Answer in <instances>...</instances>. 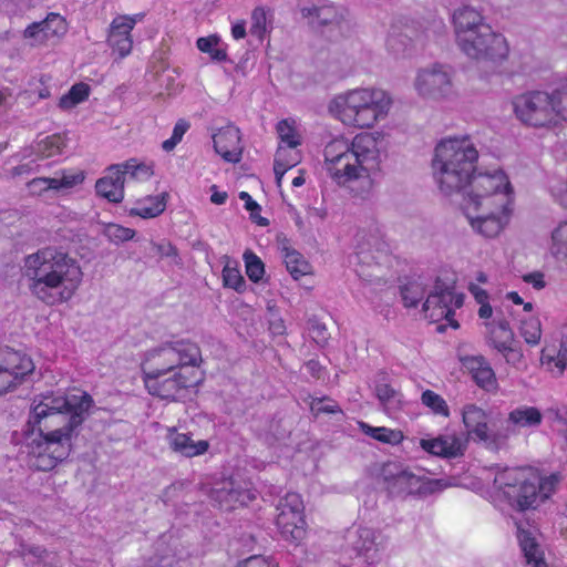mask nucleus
Listing matches in <instances>:
<instances>
[{
	"instance_id": "obj_1",
	"label": "nucleus",
	"mask_w": 567,
	"mask_h": 567,
	"mask_svg": "<svg viewBox=\"0 0 567 567\" xmlns=\"http://www.w3.org/2000/svg\"><path fill=\"white\" fill-rule=\"evenodd\" d=\"M480 153L467 135L441 138L433 151V181L444 196L464 190L462 212L478 236L497 238L515 210V187L508 173L496 167L476 173Z\"/></svg>"
},
{
	"instance_id": "obj_2",
	"label": "nucleus",
	"mask_w": 567,
	"mask_h": 567,
	"mask_svg": "<svg viewBox=\"0 0 567 567\" xmlns=\"http://www.w3.org/2000/svg\"><path fill=\"white\" fill-rule=\"evenodd\" d=\"M93 405L90 394H42L31 403L25 431V447L32 465L50 471L68 457L74 430Z\"/></svg>"
},
{
	"instance_id": "obj_3",
	"label": "nucleus",
	"mask_w": 567,
	"mask_h": 567,
	"mask_svg": "<svg viewBox=\"0 0 567 567\" xmlns=\"http://www.w3.org/2000/svg\"><path fill=\"white\" fill-rule=\"evenodd\" d=\"M323 155L326 171L337 185L360 195L372 189L382 163L375 133H359L351 141L334 138L326 145Z\"/></svg>"
},
{
	"instance_id": "obj_4",
	"label": "nucleus",
	"mask_w": 567,
	"mask_h": 567,
	"mask_svg": "<svg viewBox=\"0 0 567 567\" xmlns=\"http://www.w3.org/2000/svg\"><path fill=\"white\" fill-rule=\"evenodd\" d=\"M22 276L30 293L51 307L70 301L83 281L80 264L53 247L41 248L25 256Z\"/></svg>"
},
{
	"instance_id": "obj_5",
	"label": "nucleus",
	"mask_w": 567,
	"mask_h": 567,
	"mask_svg": "<svg viewBox=\"0 0 567 567\" xmlns=\"http://www.w3.org/2000/svg\"><path fill=\"white\" fill-rule=\"evenodd\" d=\"M452 25L455 43L468 59L502 63L509 54L505 37L495 32L476 9L463 6L454 10Z\"/></svg>"
},
{
	"instance_id": "obj_6",
	"label": "nucleus",
	"mask_w": 567,
	"mask_h": 567,
	"mask_svg": "<svg viewBox=\"0 0 567 567\" xmlns=\"http://www.w3.org/2000/svg\"><path fill=\"white\" fill-rule=\"evenodd\" d=\"M391 94L377 86H357L336 94L328 113L346 127L372 130L385 121L392 110Z\"/></svg>"
},
{
	"instance_id": "obj_7",
	"label": "nucleus",
	"mask_w": 567,
	"mask_h": 567,
	"mask_svg": "<svg viewBox=\"0 0 567 567\" xmlns=\"http://www.w3.org/2000/svg\"><path fill=\"white\" fill-rule=\"evenodd\" d=\"M557 484V475L542 477L532 467L505 468L494 477L495 489L519 511L539 506L555 492Z\"/></svg>"
},
{
	"instance_id": "obj_8",
	"label": "nucleus",
	"mask_w": 567,
	"mask_h": 567,
	"mask_svg": "<svg viewBox=\"0 0 567 567\" xmlns=\"http://www.w3.org/2000/svg\"><path fill=\"white\" fill-rule=\"evenodd\" d=\"M200 361V350L196 343L177 340L150 350L142 369L146 375L178 370L181 367H198Z\"/></svg>"
},
{
	"instance_id": "obj_9",
	"label": "nucleus",
	"mask_w": 567,
	"mask_h": 567,
	"mask_svg": "<svg viewBox=\"0 0 567 567\" xmlns=\"http://www.w3.org/2000/svg\"><path fill=\"white\" fill-rule=\"evenodd\" d=\"M412 89L421 100L449 101L456 95L454 71L450 65L437 62L421 66L415 71Z\"/></svg>"
},
{
	"instance_id": "obj_10",
	"label": "nucleus",
	"mask_w": 567,
	"mask_h": 567,
	"mask_svg": "<svg viewBox=\"0 0 567 567\" xmlns=\"http://www.w3.org/2000/svg\"><path fill=\"white\" fill-rule=\"evenodd\" d=\"M382 475L386 489L393 495L416 494L426 496L451 486L446 480L429 478L395 463L385 465Z\"/></svg>"
},
{
	"instance_id": "obj_11",
	"label": "nucleus",
	"mask_w": 567,
	"mask_h": 567,
	"mask_svg": "<svg viewBox=\"0 0 567 567\" xmlns=\"http://www.w3.org/2000/svg\"><path fill=\"white\" fill-rule=\"evenodd\" d=\"M554 93L543 91L518 95L513 101L516 117L532 127H551L558 124Z\"/></svg>"
},
{
	"instance_id": "obj_12",
	"label": "nucleus",
	"mask_w": 567,
	"mask_h": 567,
	"mask_svg": "<svg viewBox=\"0 0 567 567\" xmlns=\"http://www.w3.org/2000/svg\"><path fill=\"white\" fill-rule=\"evenodd\" d=\"M143 380L150 394L176 401L198 383V372L197 367H181L169 372L146 374Z\"/></svg>"
},
{
	"instance_id": "obj_13",
	"label": "nucleus",
	"mask_w": 567,
	"mask_h": 567,
	"mask_svg": "<svg viewBox=\"0 0 567 567\" xmlns=\"http://www.w3.org/2000/svg\"><path fill=\"white\" fill-rule=\"evenodd\" d=\"M277 527L287 542L299 544L307 535L305 505L297 493L286 494L277 506Z\"/></svg>"
},
{
	"instance_id": "obj_14",
	"label": "nucleus",
	"mask_w": 567,
	"mask_h": 567,
	"mask_svg": "<svg viewBox=\"0 0 567 567\" xmlns=\"http://www.w3.org/2000/svg\"><path fill=\"white\" fill-rule=\"evenodd\" d=\"M463 305V296L454 291L451 284L436 280L426 300L423 303L425 318L433 322L445 320L449 326L458 328L454 312Z\"/></svg>"
},
{
	"instance_id": "obj_15",
	"label": "nucleus",
	"mask_w": 567,
	"mask_h": 567,
	"mask_svg": "<svg viewBox=\"0 0 567 567\" xmlns=\"http://www.w3.org/2000/svg\"><path fill=\"white\" fill-rule=\"evenodd\" d=\"M69 24L60 13L50 12L42 21L32 22L22 32V38L32 48L59 44L68 33Z\"/></svg>"
},
{
	"instance_id": "obj_16",
	"label": "nucleus",
	"mask_w": 567,
	"mask_h": 567,
	"mask_svg": "<svg viewBox=\"0 0 567 567\" xmlns=\"http://www.w3.org/2000/svg\"><path fill=\"white\" fill-rule=\"evenodd\" d=\"M33 370L29 355L11 349L0 351V396L17 389Z\"/></svg>"
},
{
	"instance_id": "obj_17",
	"label": "nucleus",
	"mask_w": 567,
	"mask_h": 567,
	"mask_svg": "<svg viewBox=\"0 0 567 567\" xmlns=\"http://www.w3.org/2000/svg\"><path fill=\"white\" fill-rule=\"evenodd\" d=\"M208 496L225 511L246 505L255 498V494L250 491L248 484L234 476L215 481L208 492Z\"/></svg>"
},
{
	"instance_id": "obj_18",
	"label": "nucleus",
	"mask_w": 567,
	"mask_h": 567,
	"mask_svg": "<svg viewBox=\"0 0 567 567\" xmlns=\"http://www.w3.org/2000/svg\"><path fill=\"white\" fill-rule=\"evenodd\" d=\"M142 18V14H120L112 20L107 32V44L120 59L132 52L133 38L131 32Z\"/></svg>"
},
{
	"instance_id": "obj_19",
	"label": "nucleus",
	"mask_w": 567,
	"mask_h": 567,
	"mask_svg": "<svg viewBox=\"0 0 567 567\" xmlns=\"http://www.w3.org/2000/svg\"><path fill=\"white\" fill-rule=\"evenodd\" d=\"M165 442L173 453L187 458L202 456L210 447L207 440H194L189 433L181 432L176 426L166 427Z\"/></svg>"
},
{
	"instance_id": "obj_20",
	"label": "nucleus",
	"mask_w": 567,
	"mask_h": 567,
	"mask_svg": "<svg viewBox=\"0 0 567 567\" xmlns=\"http://www.w3.org/2000/svg\"><path fill=\"white\" fill-rule=\"evenodd\" d=\"M302 18L312 25L339 24L347 18V9L328 0H319L300 9Z\"/></svg>"
},
{
	"instance_id": "obj_21",
	"label": "nucleus",
	"mask_w": 567,
	"mask_h": 567,
	"mask_svg": "<svg viewBox=\"0 0 567 567\" xmlns=\"http://www.w3.org/2000/svg\"><path fill=\"white\" fill-rule=\"evenodd\" d=\"M462 423L466 432V442L468 440L487 442L491 440V427L488 425V414L481 406L468 403L461 410Z\"/></svg>"
},
{
	"instance_id": "obj_22",
	"label": "nucleus",
	"mask_w": 567,
	"mask_h": 567,
	"mask_svg": "<svg viewBox=\"0 0 567 567\" xmlns=\"http://www.w3.org/2000/svg\"><path fill=\"white\" fill-rule=\"evenodd\" d=\"M420 446L432 455L454 458L464 454L466 439L457 434H443L432 439H422Z\"/></svg>"
},
{
	"instance_id": "obj_23",
	"label": "nucleus",
	"mask_w": 567,
	"mask_h": 567,
	"mask_svg": "<svg viewBox=\"0 0 567 567\" xmlns=\"http://www.w3.org/2000/svg\"><path fill=\"white\" fill-rule=\"evenodd\" d=\"M214 147L225 161L238 163L241 158L243 146L240 132L233 125L218 130L213 135Z\"/></svg>"
},
{
	"instance_id": "obj_24",
	"label": "nucleus",
	"mask_w": 567,
	"mask_h": 567,
	"mask_svg": "<svg viewBox=\"0 0 567 567\" xmlns=\"http://www.w3.org/2000/svg\"><path fill=\"white\" fill-rule=\"evenodd\" d=\"M348 543L359 556L364 557L368 564L377 560L381 543L377 533L368 527H358L348 535Z\"/></svg>"
},
{
	"instance_id": "obj_25",
	"label": "nucleus",
	"mask_w": 567,
	"mask_h": 567,
	"mask_svg": "<svg viewBox=\"0 0 567 567\" xmlns=\"http://www.w3.org/2000/svg\"><path fill=\"white\" fill-rule=\"evenodd\" d=\"M464 369H466L476 384L486 390L494 391L497 389V380L495 372L482 355H464L460 358Z\"/></svg>"
},
{
	"instance_id": "obj_26",
	"label": "nucleus",
	"mask_w": 567,
	"mask_h": 567,
	"mask_svg": "<svg viewBox=\"0 0 567 567\" xmlns=\"http://www.w3.org/2000/svg\"><path fill=\"white\" fill-rule=\"evenodd\" d=\"M124 184L125 177L117 166L113 165L105 176L96 181L95 190L100 197L110 203L118 204L124 199Z\"/></svg>"
},
{
	"instance_id": "obj_27",
	"label": "nucleus",
	"mask_w": 567,
	"mask_h": 567,
	"mask_svg": "<svg viewBox=\"0 0 567 567\" xmlns=\"http://www.w3.org/2000/svg\"><path fill=\"white\" fill-rule=\"evenodd\" d=\"M168 193L163 192L157 195H150L137 199L128 209L130 216H137L144 219L155 218L166 209Z\"/></svg>"
},
{
	"instance_id": "obj_28",
	"label": "nucleus",
	"mask_w": 567,
	"mask_h": 567,
	"mask_svg": "<svg viewBox=\"0 0 567 567\" xmlns=\"http://www.w3.org/2000/svg\"><path fill=\"white\" fill-rule=\"evenodd\" d=\"M543 414L536 406L520 405L508 413L507 424L514 429H535L542 424Z\"/></svg>"
},
{
	"instance_id": "obj_29",
	"label": "nucleus",
	"mask_w": 567,
	"mask_h": 567,
	"mask_svg": "<svg viewBox=\"0 0 567 567\" xmlns=\"http://www.w3.org/2000/svg\"><path fill=\"white\" fill-rule=\"evenodd\" d=\"M301 161V152L298 147L279 145L277 148L274 171L276 183L280 187L285 173L295 167Z\"/></svg>"
},
{
	"instance_id": "obj_30",
	"label": "nucleus",
	"mask_w": 567,
	"mask_h": 567,
	"mask_svg": "<svg viewBox=\"0 0 567 567\" xmlns=\"http://www.w3.org/2000/svg\"><path fill=\"white\" fill-rule=\"evenodd\" d=\"M52 178L53 192L69 194L85 181V172L80 168H64L55 172Z\"/></svg>"
},
{
	"instance_id": "obj_31",
	"label": "nucleus",
	"mask_w": 567,
	"mask_h": 567,
	"mask_svg": "<svg viewBox=\"0 0 567 567\" xmlns=\"http://www.w3.org/2000/svg\"><path fill=\"white\" fill-rule=\"evenodd\" d=\"M68 142L66 134H52L37 141L33 146V153L39 159L61 155L68 146Z\"/></svg>"
},
{
	"instance_id": "obj_32",
	"label": "nucleus",
	"mask_w": 567,
	"mask_h": 567,
	"mask_svg": "<svg viewBox=\"0 0 567 567\" xmlns=\"http://www.w3.org/2000/svg\"><path fill=\"white\" fill-rule=\"evenodd\" d=\"M280 252L287 270L295 279L311 274L310 264L300 252L288 246L287 243L280 245Z\"/></svg>"
},
{
	"instance_id": "obj_33",
	"label": "nucleus",
	"mask_w": 567,
	"mask_h": 567,
	"mask_svg": "<svg viewBox=\"0 0 567 567\" xmlns=\"http://www.w3.org/2000/svg\"><path fill=\"white\" fill-rule=\"evenodd\" d=\"M486 328L491 343L498 351H504L508 349V344H513L514 333L506 320H493L486 323Z\"/></svg>"
},
{
	"instance_id": "obj_34",
	"label": "nucleus",
	"mask_w": 567,
	"mask_h": 567,
	"mask_svg": "<svg viewBox=\"0 0 567 567\" xmlns=\"http://www.w3.org/2000/svg\"><path fill=\"white\" fill-rule=\"evenodd\" d=\"M276 131L279 145L299 147L302 143V133L299 123L295 118H285L278 122Z\"/></svg>"
},
{
	"instance_id": "obj_35",
	"label": "nucleus",
	"mask_w": 567,
	"mask_h": 567,
	"mask_svg": "<svg viewBox=\"0 0 567 567\" xmlns=\"http://www.w3.org/2000/svg\"><path fill=\"white\" fill-rule=\"evenodd\" d=\"M386 50L395 58H406L413 53L414 43L406 33L393 29L386 38Z\"/></svg>"
},
{
	"instance_id": "obj_36",
	"label": "nucleus",
	"mask_w": 567,
	"mask_h": 567,
	"mask_svg": "<svg viewBox=\"0 0 567 567\" xmlns=\"http://www.w3.org/2000/svg\"><path fill=\"white\" fill-rule=\"evenodd\" d=\"M518 332L528 346H538L543 334L539 318L533 315L522 317L519 319Z\"/></svg>"
},
{
	"instance_id": "obj_37",
	"label": "nucleus",
	"mask_w": 567,
	"mask_h": 567,
	"mask_svg": "<svg viewBox=\"0 0 567 567\" xmlns=\"http://www.w3.org/2000/svg\"><path fill=\"white\" fill-rule=\"evenodd\" d=\"M374 393L385 412H393L401 409L402 395L391 384L379 382L375 384Z\"/></svg>"
},
{
	"instance_id": "obj_38",
	"label": "nucleus",
	"mask_w": 567,
	"mask_h": 567,
	"mask_svg": "<svg viewBox=\"0 0 567 567\" xmlns=\"http://www.w3.org/2000/svg\"><path fill=\"white\" fill-rule=\"evenodd\" d=\"M116 166L125 178L126 176H130V178L136 182H146L154 174V167L152 164L138 162L135 158H131L125 163L117 164Z\"/></svg>"
},
{
	"instance_id": "obj_39",
	"label": "nucleus",
	"mask_w": 567,
	"mask_h": 567,
	"mask_svg": "<svg viewBox=\"0 0 567 567\" xmlns=\"http://www.w3.org/2000/svg\"><path fill=\"white\" fill-rule=\"evenodd\" d=\"M517 539L524 556L527 559L535 558L536 556L544 555L539 543L536 538V529L532 527L517 526Z\"/></svg>"
},
{
	"instance_id": "obj_40",
	"label": "nucleus",
	"mask_w": 567,
	"mask_h": 567,
	"mask_svg": "<svg viewBox=\"0 0 567 567\" xmlns=\"http://www.w3.org/2000/svg\"><path fill=\"white\" fill-rule=\"evenodd\" d=\"M359 427L364 434L386 444H400L404 437L400 430H393L384 426L374 427L364 422H359Z\"/></svg>"
},
{
	"instance_id": "obj_41",
	"label": "nucleus",
	"mask_w": 567,
	"mask_h": 567,
	"mask_svg": "<svg viewBox=\"0 0 567 567\" xmlns=\"http://www.w3.org/2000/svg\"><path fill=\"white\" fill-rule=\"evenodd\" d=\"M549 251L557 259L567 258V221L560 223L553 230Z\"/></svg>"
},
{
	"instance_id": "obj_42",
	"label": "nucleus",
	"mask_w": 567,
	"mask_h": 567,
	"mask_svg": "<svg viewBox=\"0 0 567 567\" xmlns=\"http://www.w3.org/2000/svg\"><path fill=\"white\" fill-rule=\"evenodd\" d=\"M196 47L200 52L207 53L214 61L220 62L227 58L226 50L220 47V39L217 35L198 38Z\"/></svg>"
},
{
	"instance_id": "obj_43",
	"label": "nucleus",
	"mask_w": 567,
	"mask_h": 567,
	"mask_svg": "<svg viewBox=\"0 0 567 567\" xmlns=\"http://www.w3.org/2000/svg\"><path fill=\"white\" fill-rule=\"evenodd\" d=\"M250 20V33L258 39H262L271 29L269 12L265 8H255Z\"/></svg>"
},
{
	"instance_id": "obj_44",
	"label": "nucleus",
	"mask_w": 567,
	"mask_h": 567,
	"mask_svg": "<svg viewBox=\"0 0 567 567\" xmlns=\"http://www.w3.org/2000/svg\"><path fill=\"white\" fill-rule=\"evenodd\" d=\"M90 87L84 83L73 85L66 94H64L59 102L63 110H71L78 104L82 103L89 97Z\"/></svg>"
},
{
	"instance_id": "obj_45",
	"label": "nucleus",
	"mask_w": 567,
	"mask_h": 567,
	"mask_svg": "<svg viewBox=\"0 0 567 567\" xmlns=\"http://www.w3.org/2000/svg\"><path fill=\"white\" fill-rule=\"evenodd\" d=\"M421 402L429 408L435 415L443 417L450 416V408L446 401L440 394L432 390H425L421 395Z\"/></svg>"
},
{
	"instance_id": "obj_46",
	"label": "nucleus",
	"mask_w": 567,
	"mask_h": 567,
	"mask_svg": "<svg viewBox=\"0 0 567 567\" xmlns=\"http://www.w3.org/2000/svg\"><path fill=\"white\" fill-rule=\"evenodd\" d=\"M102 234L112 243L121 244L131 240L135 236V230L118 224L110 223L103 226Z\"/></svg>"
},
{
	"instance_id": "obj_47",
	"label": "nucleus",
	"mask_w": 567,
	"mask_h": 567,
	"mask_svg": "<svg viewBox=\"0 0 567 567\" xmlns=\"http://www.w3.org/2000/svg\"><path fill=\"white\" fill-rule=\"evenodd\" d=\"M244 261L246 267V274L248 278L258 282L265 275V265L261 259L250 250L244 252Z\"/></svg>"
},
{
	"instance_id": "obj_48",
	"label": "nucleus",
	"mask_w": 567,
	"mask_h": 567,
	"mask_svg": "<svg viewBox=\"0 0 567 567\" xmlns=\"http://www.w3.org/2000/svg\"><path fill=\"white\" fill-rule=\"evenodd\" d=\"M223 281L225 287L231 288L238 292H243L246 289V281L240 270L230 262H227L223 269Z\"/></svg>"
},
{
	"instance_id": "obj_49",
	"label": "nucleus",
	"mask_w": 567,
	"mask_h": 567,
	"mask_svg": "<svg viewBox=\"0 0 567 567\" xmlns=\"http://www.w3.org/2000/svg\"><path fill=\"white\" fill-rule=\"evenodd\" d=\"M380 246L379 239L373 235L359 234L357 237V250L358 255L362 257L364 261L368 260V256L371 255L372 259L373 251L378 250Z\"/></svg>"
},
{
	"instance_id": "obj_50",
	"label": "nucleus",
	"mask_w": 567,
	"mask_h": 567,
	"mask_svg": "<svg viewBox=\"0 0 567 567\" xmlns=\"http://www.w3.org/2000/svg\"><path fill=\"white\" fill-rule=\"evenodd\" d=\"M405 307H415L424 296L423 286L419 282H410L401 290Z\"/></svg>"
},
{
	"instance_id": "obj_51",
	"label": "nucleus",
	"mask_w": 567,
	"mask_h": 567,
	"mask_svg": "<svg viewBox=\"0 0 567 567\" xmlns=\"http://www.w3.org/2000/svg\"><path fill=\"white\" fill-rule=\"evenodd\" d=\"M555 202L567 207V179H555L548 186Z\"/></svg>"
},
{
	"instance_id": "obj_52",
	"label": "nucleus",
	"mask_w": 567,
	"mask_h": 567,
	"mask_svg": "<svg viewBox=\"0 0 567 567\" xmlns=\"http://www.w3.org/2000/svg\"><path fill=\"white\" fill-rule=\"evenodd\" d=\"M28 189L32 195L42 196L47 192H53V184L51 177H35L28 184Z\"/></svg>"
},
{
	"instance_id": "obj_53",
	"label": "nucleus",
	"mask_w": 567,
	"mask_h": 567,
	"mask_svg": "<svg viewBox=\"0 0 567 567\" xmlns=\"http://www.w3.org/2000/svg\"><path fill=\"white\" fill-rule=\"evenodd\" d=\"M554 97L559 124L561 121H567V87L554 92Z\"/></svg>"
},
{
	"instance_id": "obj_54",
	"label": "nucleus",
	"mask_w": 567,
	"mask_h": 567,
	"mask_svg": "<svg viewBox=\"0 0 567 567\" xmlns=\"http://www.w3.org/2000/svg\"><path fill=\"white\" fill-rule=\"evenodd\" d=\"M543 363L546 361L543 360ZM547 364L549 370H557V373H563L565 369H567V349H560L556 358H548Z\"/></svg>"
},
{
	"instance_id": "obj_55",
	"label": "nucleus",
	"mask_w": 567,
	"mask_h": 567,
	"mask_svg": "<svg viewBox=\"0 0 567 567\" xmlns=\"http://www.w3.org/2000/svg\"><path fill=\"white\" fill-rule=\"evenodd\" d=\"M310 409L315 414L336 413L338 411V406L332 401L326 399H313L310 403Z\"/></svg>"
},
{
	"instance_id": "obj_56",
	"label": "nucleus",
	"mask_w": 567,
	"mask_h": 567,
	"mask_svg": "<svg viewBox=\"0 0 567 567\" xmlns=\"http://www.w3.org/2000/svg\"><path fill=\"white\" fill-rule=\"evenodd\" d=\"M523 280L526 284L533 286V288H535L537 290H540V289L545 288V286H546L545 276L540 271H533V272L526 274L523 276Z\"/></svg>"
},
{
	"instance_id": "obj_57",
	"label": "nucleus",
	"mask_w": 567,
	"mask_h": 567,
	"mask_svg": "<svg viewBox=\"0 0 567 567\" xmlns=\"http://www.w3.org/2000/svg\"><path fill=\"white\" fill-rule=\"evenodd\" d=\"M239 567H275L272 563L264 556H251L240 563Z\"/></svg>"
},
{
	"instance_id": "obj_58",
	"label": "nucleus",
	"mask_w": 567,
	"mask_h": 567,
	"mask_svg": "<svg viewBox=\"0 0 567 567\" xmlns=\"http://www.w3.org/2000/svg\"><path fill=\"white\" fill-rule=\"evenodd\" d=\"M508 363L519 362L523 358L520 350L515 349L512 344H508V349L501 351Z\"/></svg>"
},
{
	"instance_id": "obj_59",
	"label": "nucleus",
	"mask_w": 567,
	"mask_h": 567,
	"mask_svg": "<svg viewBox=\"0 0 567 567\" xmlns=\"http://www.w3.org/2000/svg\"><path fill=\"white\" fill-rule=\"evenodd\" d=\"M210 202L215 205H224L228 198V194L226 192H221L217 188L216 185L210 187Z\"/></svg>"
},
{
	"instance_id": "obj_60",
	"label": "nucleus",
	"mask_w": 567,
	"mask_h": 567,
	"mask_svg": "<svg viewBox=\"0 0 567 567\" xmlns=\"http://www.w3.org/2000/svg\"><path fill=\"white\" fill-rule=\"evenodd\" d=\"M189 128V123L185 120H178L173 128L174 140L182 141L184 134Z\"/></svg>"
},
{
	"instance_id": "obj_61",
	"label": "nucleus",
	"mask_w": 567,
	"mask_h": 567,
	"mask_svg": "<svg viewBox=\"0 0 567 567\" xmlns=\"http://www.w3.org/2000/svg\"><path fill=\"white\" fill-rule=\"evenodd\" d=\"M547 419L550 421L553 427L565 424V419L557 409H549L547 411Z\"/></svg>"
},
{
	"instance_id": "obj_62",
	"label": "nucleus",
	"mask_w": 567,
	"mask_h": 567,
	"mask_svg": "<svg viewBox=\"0 0 567 567\" xmlns=\"http://www.w3.org/2000/svg\"><path fill=\"white\" fill-rule=\"evenodd\" d=\"M269 330L275 336H282L286 331L284 320L281 318H275L269 323Z\"/></svg>"
},
{
	"instance_id": "obj_63",
	"label": "nucleus",
	"mask_w": 567,
	"mask_h": 567,
	"mask_svg": "<svg viewBox=\"0 0 567 567\" xmlns=\"http://www.w3.org/2000/svg\"><path fill=\"white\" fill-rule=\"evenodd\" d=\"M312 338L317 342H324L327 340V330L324 326L321 324H315L311 329Z\"/></svg>"
},
{
	"instance_id": "obj_64",
	"label": "nucleus",
	"mask_w": 567,
	"mask_h": 567,
	"mask_svg": "<svg viewBox=\"0 0 567 567\" xmlns=\"http://www.w3.org/2000/svg\"><path fill=\"white\" fill-rule=\"evenodd\" d=\"M231 35L236 40L244 39L246 37V23L245 21H238L233 24Z\"/></svg>"
}]
</instances>
